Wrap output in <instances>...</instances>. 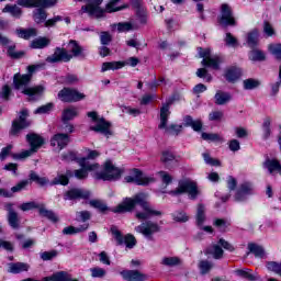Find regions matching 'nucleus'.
Masks as SVG:
<instances>
[{"mask_svg": "<svg viewBox=\"0 0 281 281\" xmlns=\"http://www.w3.org/2000/svg\"><path fill=\"white\" fill-rule=\"evenodd\" d=\"M147 199L148 195L146 193H138L134 198H125L122 203L113 209V212L115 214L133 212V210H135V205L138 204L143 210L136 212V218L138 221H146L148 218H153V216H161V211L155 210V207L150 206L148 201H146Z\"/></svg>", "mask_w": 281, "mask_h": 281, "instance_id": "obj_1", "label": "nucleus"}, {"mask_svg": "<svg viewBox=\"0 0 281 281\" xmlns=\"http://www.w3.org/2000/svg\"><path fill=\"white\" fill-rule=\"evenodd\" d=\"M45 67V64L31 65L27 67L26 75L15 74L13 77V83L15 89L22 91L24 95H27L31 102L36 100H41L43 94L45 93V85H37L34 87H29L30 82H32V76L36 69H41Z\"/></svg>", "mask_w": 281, "mask_h": 281, "instance_id": "obj_2", "label": "nucleus"}, {"mask_svg": "<svg viewBox=\"0 0 281 281\" xmlns=\"http://www.w3.org/2000/svg\"><path fill=\"white\" fill-rule=\"evenodd\" d=\"M70 52V54L68 53ZM68 52L65 48L57 47L53 55L46 58V63H69L75 57L85 56L83 49L76 41H70L68 44Z\"/></svg>", "mask_w": 281, "mask_h": 281, "instance_id": "obj_3", "label": "nucleus"}, {"mask_svg": "<svg viewBox=\"0 0 281 281\" xmlns=\"http://www.w3.org/2000/svg\"><path fill=\"white\" fill-rule=\"evenodd\" d=\"M124 170L120 167H116L113 161L108 160L104 164L102 172H94L92 173L94 179H102L103 181H117L120 177H122Z\"/></svg>", "mask_w": 281, "mask_h": 281, "instance_id": "obj_4", "label": "nucleus"}, {"mask_svg": "<svg viewBox=\"0 0 281 281\" xmlns=\"http://www.w3.org/2000/svg\"><path fill=\"white\" fill-rule=\"evenodd\" d=\"M169 194L172 196H179L180 194H188L189 199H196L199 196L200 191L199 187H196V182L192 180H182L179 182L177 190L170 191Z\"/></svg>", "mask_w": 281, "mask_h": 281, "instance_id": "obj_5", "label": "nucleus"}, {"mask_svg": "<svg viewBox=\"0 0 281 281\" xmlns=\"http://www.w3.org/2000/svg\"><path fill=\"white\" fill-rule=\"evenodd\" d=\"M26 142L30 144L31 148L16 154L15 159H27V157H32V155L37 153L38 148L45 144V139H43L38 134H27Z\"/></svg>", "mask_w": 281, "mask_h": 281, "instance_id": "obj_6", "label": "nucleus"}, {"mask_svg": "<svg viewBox=\"0 0 281 281\" xmlns=\"http://www.w3.org/2000/svg\"><path fill=\"white\" fill-rule=\"evenodd\" d=\"M88 117H90L91 121L95 124L90 126V131L101 133L105 137H111V135H113V132H111V124L106 120L98 117L97 112H88Z\"/></svg>", "mask_w": 281, "mask_h": 281, "instance_id": "obj_7", "label": "nucleus"}, {"mask_svg": "<svg viewBox=\"0 0 281 281\" xmlns=\"http://www.w3.org/2000/svg\"><path fill=\"white\" fill-rule=\"evenodd\" d=\"M168 117H170V105L164 104L160 109V124L158 127L164 128L167 133H171V135H179L183 126L175 124L168 126Z\"/></svg>", "mask_w": 281, "mask_h": 281, "instance_id": "obj_8", "label": "nucleus"}, {"mask_svg": "<svg viewBox=\"0 0 281 281\" xmlns=\"http://www.w3.org/2000/svg\"><path fill=\"white\" fill-rule=\"evenodd\" d=\"M200 58H203L202 65L203 67H210L211 69H221V63H223V58L218 55L212 56V50L210 48H199Z\"/></svg>", "mask_w": 281, "mask_h": 281, "instance_id": "obj_9", "label": "nucleus"}, {"mask_svg": "<svg viewBox=\"0 0 281 281\" xmlns=\"http://www.w3.org/2000/svg\"><path fill=\"white\" fill-rule=\"evenodd\" d=\"M126 183H135L136 186H150L155 183V177L144 175L139 169H133L130 176L125 177Z\"/></svg>", "mask_w": 281, "mask_h": 281, "instance_id": "obj_10", "label": "nucleus"}, {"mask_svg": "<svg viewBox=\"0 0 281 281\" xmlns=\"http://www.w3.org/2000/svg\"><path fill=\"white\" fill-rule=\"evenodd\" d=\"M77 164L81 167V169L75 170L76 179H87L89 177V172H98L100 170V165L98 164H87V158H79Z\"/></svg>", "mask_w": 281, "mask_h": 281, "instance_id": "obj_11", "label": "nucleus"}, {"mask_svg": "<svg viewBox=\"0 0 281 281\" xmlns=\"http://www.w3.org/2000/svg\"><path fill=\"white\" fill-rule=\"evenodd\" d=\"M111 233L113 238H115L117 245H125L127 249H133L135 245H137V239H135V236L127 234L125 236H122V232L117 229V227H112Z\"/></svg>", "mask_w": 281, "mask_h": 281, "instance_id": "obj_12", "label": "nucleus"}, {"mask_svg": "<svg viewBox=\"0 0 281 281\" xmlns=\"http://www.w3.org/2000/svg\"><path fill=\"white\" fill-rule=\"evenodd\" d=\"M58 98L61 102H80V100H85L87 95L76 89L64 88L59 91Z\"/></svg>", "mask_w": 281, "mask_h": 281, "instance_id": "obj_13", "label": "nucleus"}, {"mask_svg": "<svg viewBox=\"0 0 281 281\" xmlns=\"http://www.w3.org/2000/svg\"><path fill=\"white\" fill-rule=\"evenodd\" d=\"M126 65H131V67H137V65H139V59H137L136 57H131L130 59H127V63L125 61L103 63L101 71H110L111 69L112 70L122 69L126 67Z\"/></svg>", "mask_w": 281, "mask_h": 281, "instance_id": "obj_14", "label": "nucleus"}, {"mask_svg": "<svg viewBox=\"0 0 281 281\" xmlns=\"http://www.w3.org/2000/svg\"><path fill=\"white\" fill-rule=\"evenodd\" d=\"M58 0H18V5L23 8H54Z\"/></svg>", "mask_w": 281, "mask_h": 281, "instance_id": "obj_15", "label": "nucleus"}, {"mask_svg": "<svg viewBox=\"0 0 281 281\" xmlns=\"http://www.w3.org/2000/svg\"><path fill=\"white\" fill-rule=\"evenodd\" d=\"M135 232L143 234L146 238H150L153 234L159 232V224L154 222H145L135 227Z\"/></svg>", "mask_w": 281, "mask_h": 281, "instance_id": "obj_16", "label": "nucleus"}, {"mask_svg": "<svg viewBox=\"0 0 281 281\" xmlns=\"http://www.w3.org/2000/svg\"><path fill=\"white\" fill-rule=\"evenodd\" d=\"M103 0H93L92 3L82 7V12H88L90 16H95L97 19H100V16H104V10L100 8V3H102Z\"/></svg>", "mask_w": 281, "mask_h": 281, "instance_id": "obj_17", "label": "nucleus"}, {"mask_svg": "<svg viewBox=\"0 0 281 281\" xmlns=\"http://www.w3.org/2000/svg\"><path fill=\"white\" fill-rule=\"evenodd\" d=\"M27 117V110H22L19 116V120L14 121L12 124L11 133L12 135H16L19 131H22V128H27L30 126V122L26 121Z\"/></svg>", "mask_w": 281, "mask_h": 281, "instance_id": "obj_18", "label": "nucleus"}, {"mask_svg": "<svg viewBox=\"0 0 281 281\" xmlns=\"http://www.w3.org/2000/svg\"><path fill=\"white\" fill-rule=\"evenodd\" d=\"M160 161L169 170H172V168H176V166H179V160L177 159V156H175V154H172V151L170 150H165L161 153Z\"/></svg>", "mask_w": 281, "mask_h": 281, "instance_id": "obj_19", "label": "nucleus"}, {"mask_svg": "<svg viewBox=\"0 0 281 281\" xmlns=\"http://www.w3.org/2000/svg\"><path fill=\"white\" fill-rule=\"evenodd\" d=\"M236 21L232 15V9L227 4H222V12L220 18V24L227 27V25H235Z\"/></svg>", "mask_w": 281, "mask_h": 281, "instance_id": "obj_20", "label": "nucleus"}, {"mask_svg": "<svg viewBox=\"0 0 281 281\" xmlns=\"http://www.w3.org/2000/svg\"><path fill=\"white\" fill-rule=\"evenodd\" d=\"M249 194H254V186L249 182H245L237 190L235 201H245Z\"/></svg>", "mask_w": 281, "mask_h": 281, "instance_id": "obj_21", "label": "nucleus"}, {"mask_svg": "<svg viewBox=\"0 0 281 281\" xmlns=\"http://www.w3.org/2000/svg\"><path fill=\"white\" fill-rule=\"evenodd\" d=\"M69 144V135L67 134H55L50 138V146L53 148H58L59 150H63L67 145Z\"/></svg>", "mask_w": 281, "mask_h": 281, "instance_id": "obj_22", "label": "nucleus"}, {"mask_svg": "<svg viewBox=\"0 0 281 281\" xmlns=\"http://www.w3.org/2000/svg\"><path fill=\"white\" fill-rule=\"evenodd\" d=\"M121 276L123 280H127V281H144L147 278L146 274L137 270H124V271H121Z\"/></svg>", "mask_w": 281, "mask_h": 281, "instance_id": "obj_23", "label": "nucleus"}, {"mask_svg": "<svg viewBox=\"0 0 281 281\" xmlns=\"http://www.w3.org/2000/svg\"><path fill=\"white\" fill-rule=\"evenodd\" d=\"M4 210L8 212V221L10 227L13 229H19V214L12 210V203H7Z\"/></svg>", "mask_w": 281, "mask_h": 281, "instance_id": "obj_24", "label": "nucleus"}, {"mask_svg": "<svg viewBox=\"0 0 281 281\" xmlns=\"http://www.w3.org/2000/svg\"><path fill=\"white\" fill-rule=\"evenodd\" d=\"M91 196V192L83 189H72L68 191L65 195V199L74 200V199H89Z\"/></svg>", "mask_w": 281, "mask_h": 281, "instance_id": "obj_25", "label": "nucleus"}, {"mask_svg": "<svg viewBox=\"0 0 281 281\" xmlns=\"http://www.w3.org/2000/svg\"><path fill=\"white\" fill-rule=\"evenodd\" d=\"M89 229V223H82L79 226H68L63 229L65 236H74V234H82Z\"/></svg>", "mask_w": 281, "mask_h": 281, "instance_id": "obj_26", "label": "nucleus"}, {"mask_svg": "<svg viewBox=\"0 0 281 281\" xmlns=\"http://www.w3.org/2000/svg\"><path fill=\"white\" fill-rule=\"evenodd\" d=\"M263 168H266L270 175H273L276 172H280L281 173V165L280 161L276 160V159H267L263 162Z\"/></svg>", "mask_w": 281, "mask_h": 281, "instance_id": "obj_27", "label": "nucleus"}, {"mask_svg": "<svg viewBox=\"0 0 281 281\" xmlns=\"http://www.w3.org/2000/svg\"><path fill=\"white\" fill-rule=\"evenodd\" d=\"M205 254L206 256H212L215 260H221L223 258V248L218 244H214L206 248Z\"/></svg>", "mask_w": 281, "mask_h": 281, "instance_id": "obj_28", "label": "nucleus"}, {"mask_svg": "<svg viewBox=\"0 0 281 281\" xmlns=\"http://www.w3.org/2000/svg\"><path fill=\"white\" fill-rule=\"evenodd\" d=\"M30 271V265L25 262L9 263V273H23Z\"/></svg>", "mask_w": 281, "mask_h": 281, "instance_id": "obj_29", "label": "nucleus"}, {"mask_svg": "<svg viewBox=\"0 0 281 281\" xmlns=\"http://www.w3.org/2000/svg\"><path fill=\"white\" fill-rule=\"evenodd\" d=\"M71 280V276L65 271H60L57 273H54L50 277L43 278V281H69Z\"/></svg>", "mask_w": 281, "mask_h": 281, "instance_id": "obj_30", "label": "nucleus"}, {"mask_svg": "<svg viewBox=\"0 0 281 281\" xmlns=\"http://www.w3.org/2000/svg\"><path fill=\"white\" fill-rule=\"evenodd\" d=\"M74 117H78V108L76 106H69L64 110L63 112V122H69L74 120Z\"/></svg>", "mask_w": 281, "mask_h": 281, "instance_id": "obj_31", "label": "nucleus"}, {"mask_svg": "<svg viewBox=\"0 0 281 281\" xmlns=\"http://www.w3.org/2000/svg\"><path fill=\"white\" fill-rule=\"evenodd\" d=\"M225 78L228 82H236L240 78V68L232 67L226 70Z\"/></svg>", "mask_w": 281, "mask_h": 281, "instance_id": "obj_32", "label": "nucleus"}, {"mask_svg": "<svg viewBox=\"0 0 281 281\" xmlns=\"http://www.w3.org/2000/svg\"><path fill=\"white\" fill-rule=\"evenodd\" d=\"M232 100V94L228 92L217 91L215 93V104L222 106L223 104H227Z\"/></svg>", "mask_w": 281, "mask_h": 281, "instance_id": "obj_33", "label": "nucleus"}, {"mask_svg": "<svg viewBox=\"0 0 281 281\" xmlns=\"http://www.w3.org/2000/svg\"><path fill=\"white\" fill-rule=\"evenodd\" d=\"M3 13H9L11 14V16H14L15 19H21V8H19L16 4H7L3 9H2Z\"/></svg>", "mask_w": 281, "mask_h": 281, "instance_id": "obj_34", "label": "nucleus"}, {"mask_svg": "<svg viewBox=\"0 0 281 281\" xmlns=\"http://www.w3.org/2000/svg\"><path fill=\"white\" fill-rule=\"evenodd\" d=\"M15 32L20 38H24L25 41H29V38H34V36L37 34L36 29H18Z\"/></svg>", "mask_w": 281, "mask_h": 281, "instance_id": "obj_35", "label": "nucleus"}, {"mask_svg": "<svg viewBox=\"0 0 281 281\" xmlns=\"http://www.w3.org/2000/svg\"><path fill=\"white\" fill-rule=\"evenodd\" d=\"M50 41L47 37H38L31 42L32 49H43L49 45Z\"/></svg>", "mask_w": 281, "mask_h": 281, "instance_id": "obj_36", "label": "nucleus"}, {"mask_svg": "<svg viewBox=\"0 0 281 281\" xmlns=\"http://www.w3.org/2000/svg\"><path fill=\"white\" fill-rule=\"evenodd\" d=\"M205 206L203 204H199L196 209V214H195V221L196 225L199 227L203 226V223H205Z\"/></svg>", "mask_w": 281, "mask_h": 281, "instance_id": "obj_37", "label": "nucleus"}, {"mask_svg": "<svg viewBox=\"0 0 281 281\" xmlns=\"http://www.w3.org/2000/svg\"><path fill=\"white\" fill-rule=\"evenodd\" d=\"M184 126H191L193 131H201L203 128V123L201 120H193L191 116H186L184 117Z\"/></svg>", "mask_w": 281, "mask_h": 281, "instance_id": "obj_38", "label": "nucleus"}, {"mask_svg": "<svg viewBox=\"0 0 281 281\" xmlns=\"http://www.w3.org/2000/svg\"><path fill=\"white\" fill-rule=\"evenodd\" d=\"M119 32H131L133 30H139V25L135 22H123L116 25Z\"/></svg>", "mask_w": 281, "mask_h": 281, "instance_id": "obj_39", "label": "nucleus"}, {"mask_svg": "<svg viewBox=\"0 0 281 281\" xmlns=\"http://www.w3.org/2000/svg\"><path fill=\"white\" fill-rule=\"evenodd\" d=\"M248 250L250 254H254L256 258H265V248L258 244H249Z\"/></svg>", "mask_w": 281, "mask_h": 281, "instance_id": "obj_40", "label": "nucleus"}, {"mask_svg": "<svg viewBox=\"0 0 281 281\" xmlns=\"http://www.w3.org/2000/svg\"><path fill=\"white\" fill-rule=\"evenodd\" d=\"M236 273L237 276H239V278H244L245 280H249V281L258 280V277L254 274V272L249 269H239V270H236Z\"/></svg>", "mask_w": 281, "mask_h": 281, "instance_id": "obj_41", "label": "nucleus"}, {"mask_svg": "<svg viewBox=\"0 0 281 281\" xmlns=\"http://www.w3.org/2000/svg\"><path fill=\"white\" fill-rule=\"evenodd\" d=\"M35 23H45L47 21V12L44 9H36L33 13Z\"/></svg>", "mask_w": 281, "mask_h": 281, "instance_id": "obj_42", "label": "nucleus"}, {"mask_svg": "<svg viewBox=\"0 0 281 281\" xmlns=\"http://www.w3.org/2000/svg\"><path fill=\"white\" fill-rule=\"evenodd\" d=\"M260 36V33H258V30H254L247 35V45L250 47H256L258 45V38Z\"/></svg>", "mask_w": 281, "mask_h": 281, "instance_id": "obj_43", "label": "nucleus"}, {"mask_svg": "<svg viewBox=\"0 0 281 281\" xmlns=\"http://www.w3.org/2000/svg\"><path fill=\"white\" fill-rule=\"evenodd\" d=\"M16 49V45L15 44H11L10 46H8V56H10V58H23V56H25V52L23 50H15Z\"/></svg>", "mask_w": 281, "mask_h": 281, "instance_id": "obj_44", "label": "nucleus"}, {"mask_svg": "<svg viewBox=\"0 0 281 281\" xmlns=\"http://www.w3.org/2000/svg\"><path fill=\"white\" fill-rule=\"evenodd\" d=\"M67 176L65 175H60L58 176L57 178L54 179L53 183L55 186H67V183H69V177H74V173H71V171H67L66 173Z\"/></svg>", "mask_w": 281, "mask_h": 281, "instance_id": "obj_45", "label": "nucleus"}, {"mask_svg": "<svg viewBox=\"0 0 281 281\" xmlns=\"http://www.w3.org/2000/svg\"><path fill=\"white\" fill-rule=\"evenodd\" d=\"M40 214L53 223H58V216H56L53 211H49L45 207H40Z\"/></svg>", "mask_w": 281, "mask_h": 281, "instance_id": "obj_46", "label": "nucleus"}, {"mask_svg": "<svg viewBox=\"0 0 281 281\" xmlns=\"http://www.w3.org/2000/svg\"><path fill=\"white\" fill-rule=\"evenodd\" d=\"M83 154L87 155V157H81V159H86V164H91L89 162V159H98V157H100V151L91 150L89 148H85Z\"/></svg>", "mask_w": 281, "mask_h": 281, "instance_id": "obj_47", "label": "nucleus"}, {"mask_svg": "<svg viewBox=\"0 0 281 281\" xmlns=\"http://www.w3.org/2000/svg\"><path fill=\"white\" fill-rule=\"evenodd\" d=\"M260 87V80L257 79H246L244 80V89L251 91L252 89H258Z\"/></svg>", "mask_w": 281, "mask_h": 281, "instance_id": "obj_48", "label": "nucleus"}, {"mask_svg": "<svg viewBox=\"0 0 281 281\" xmlns=\"http://www.w3.org/2000/svg\"><path fill=\"white\" fill-rule=\"evenodd\" d=\"M54 110V103H47L45 105H42L37 108L34 113L35 115H44L45 113H50V111Z\"/></svg>", "mask_w": 281, "mask_h": 281, "instance_id": "obj_49", "label": "nucleus"}, {"mask_svg": "<svg viewBox=\"0 0 281 281\" xmlns=\"http://www.w3.org/2000/svg\"><path fill=\"white\" fill-rule=\"evenodd\" d=\"M268 271H272L273 273H277V276H281V263H278L276 261L267 262L266 265Z\"/></svg>", "mask_w": 281, "mask_h": 281, "instance_id": "obj_50", "label": "nucleus"}, {"mask_svg": "<svg viewBox=\"0 0 281 281\" xmlns=\"http://www.w3.org/2000/svg\"><path fill=\"white\" fill-rule=\"evenodd\" d=\"M117 3H120V0H111L105 7V12H120L122 7H117Z\"/></svg>", "mask_w": 281, "mask_h": 281, "instance_id": "obj_51", "label": "nucleus"}, {"mask_svg": "<svg viewBox=\"0 0 281 281\" xmlns=\"http://www.w3.org/2000/svg\"><path fill=\"white\" fill-rule=\"evenodd\" d=\"M263 138L267 139L271 135V119L267 117L262 124Z\"/></svg>", "mask_w": 281, "mask_h": 281, "instance_id": "obj_52", "label": "nucleus"}, {"mask_svg": "<svg viewBox=\"0 0 281 281\" xmlns=\"http://www.w3.org/2000/svg\"><path fill=\"white\" fill-rule=\"evenodd\" d=\"M202 139L205 142H223V137L218 134L202 133Z\"/></svg>", "mask_w": 281, "mask_h": 281, "instance_id": "obj_53", "label": "nucleus"}, {"mask_svg": "<svg viewBox=\"0 0 281 281\" xmlns=\"http://www.w3.org/2000/svg\"><path fill=\"white\" fill-rule=\"evenodd\" d=\"M268 49L278 60H281V44H271Z\"/></svg>", "mask_w": 281, "mask_h": 281, "instance_id": "obj_54", "label": "nucleus"}, {"mask_svg": "<svg viewBox=\"0 0 281 281\" xmlns=\"http://www.w3.org/2000/svg\"><path fill=\"white\" fill-rule=\"evenodd\" d=\"M92 278H104L106 276V270L104 268L95 267L90 269Z\"/></svg>", "mask_w": 281, "mask_h": 281, "instance_id": "obj_55", "label": "nucleus"}, {"mask_svg": "<svg viewBox=\"0 0 281 281\" xmlns=\"http://www.w3.org/2000/svg\"><path fill=\"white\" fill-rule=\"evenodd\" d=\"M147 21L148 18L146 16V11L142 10L137 12V19L133 23H136L139 27V25H146Z\"/></svg>", "mask_w": 281, "mask_h": 281, "instance_id": "obj_56", "label": "nucleus"}, {"mask_svg": "<svg viewBox=\"0 0 281 281\" xmlns=\"http://www.w3.org/2000/svg\"><path fill=\"white\" fill-rule=\"evenodd\" d=\"M250 60H265V53L262 50L254 49L249 54Z\"/></svg>", "mask_w": 281, "mask_h": 281, "instance_id": "obj_57", "label": "nucleus"}, {"mask_svg": "<svg viewBox=\"0 0 281 281\" xmlns=\"http://www.w3.org/2000/svg\"><path fill=\"white\" fill-rule=\"evenodd\" d=\"M179 262V258L177 257H165L162 259V265H165L166 267H177Z\"/></svg>", "mask_w": 281, "mask_h": 281, "instance_id": "obj_58", "label": "nucleus"}, {"mask_svg": "<svg viewBox=\"0 0 281 281\" xmlns=\"http://www.w3.org/2000/svg\"><path fill=\"white\" fill-rule=\"evenodd\" d=\"M198 78H204L206 82H212V75L207 74V69L205 68H199L196 70Z\"/></svg>", "mask_w": 281, "mask_h": 281, "instance_id": "obj_59", "label": "nucleus"}, {"mask_svg": "<svg viewBox=\"0 0 281 281\" xmlns=\"http://www.w3.org/2000/svg\"><path fill=\"white\" fill-rule=\"evenodd\" d=\"M172 217H173V221H176L177 223H187L189 218L186 212H175L172 214Z\"/></svg>", "mask_w": 281, "mask_h": 281, "instance_id": "obj_60", "label": "nucleus"}, {"mask_svg": "<svg viewBox=\"0 0 281 281\" xmlns=\"http://www.w3.org/2000/svg\"><path fill=\"white\" fill-rule=\"evenodd\" d=\"M212 267H213L212 262L207 260H202L199 263L200 271L203 274L207 273L212 269Z\"/></svg>", "mask_w": 281, "mask_h": 281, "instance_id": "obj_61", "label": "nucleus"}, {"mask_svg": "<svg viewBox=\"0 0 281 281\" xmlns=\"http://www.w3.org/2000/svg\"><path fill=\"white\" fill-rule=\"evenodd\" d=\"M158 177L161 179L162 183L166 186H169V183H172V176L168 173L167 171H159Z\"/></svg>", "mask_w": 281, "mask_h": 281, "instance_id": "obj_62", "label": "nucleus"}, {"mask_svg": "<svg viewBox=\"0 0 281 281\" xmlns=\"http://www.w3.org/2000/svg\"><path fill=\"white\" fill-rule=\"evenodd\" d=\"M63 161H78V156L76 155V151H67L66 154L61 155Z\"/></svg>", "mask_w": 281, "mask_h": 281, "instance_id": "obj_63", "label": "nucleus"}, {"mask_svg": "<svg viewBox=\"0 0 281 281\" xmlns=\"http://www.w3.org/2000/svg\"><path fill=\"white\" fill-rule=\"evenodd\" d=\"M58 256V251L50 250V251H44L41 254L42 260H53V258H56Z\"/></svg>", "mask_w": 281, "mask_h": 281, "instance_id": "obj_64", "label": "nucleus"}]
</instances>
